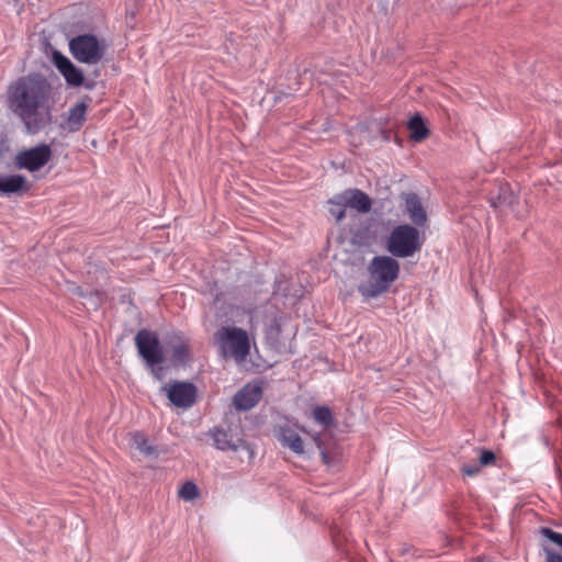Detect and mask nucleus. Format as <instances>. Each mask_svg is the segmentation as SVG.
Wrapping results in <instances>:
<instances>
[{
    "label": "nucleus",
    "instance_id": "9b49d317",
    "mask_svg": "<svg viewBox=\"0 0 562 562\" xmlns=\"http://www.w3.org/2000/svg\"><path fill=\"white\" fill-rule=\"evenodd\" d=\"M87 110V101L78 102L77 104L71 106L68 110L66 119L60 124L61 128L69 133L78 132L86 122Z\"/></svg>",
    "mask_w": 562,
    "mask_h": 562
},
{
    "label": "nucleus",
    "instance_id": "a878e982",
    "mask_svg": "<svg viewBox=\"0 0 562 562\" xmlns=\"http://www.w3.org/2000/svg\"><path fill=\"white\" fill-rule=\"evenodd\" d=\"M543 552L546 554V561L544 562H562V554L554 551L551 548L543 547Z\"/></svg>",
    "mask_w": 562,
    "mask_h": 562
},
{
    "label": "nucleus",
    "instance_id": "5701e85b",
    "mask_svg": "<svg viewBox=\"0 0 562 562\" xmlns=\"http://www.w3.org/2000/svg\"><path fill=\"white\" fill-rule=\"evenodd\" d=\"M330 533H331V539H333L334 544L338 549L345 550L344 544H345V542H347L346 532L341 528L334 526L331 528Z\"/></svg>",
    "mask_w": 562,
    "mask_h": 562
},
{
    "label": "nucleus",
    "instance_id": "0eeeda50",
    "mask_svg": "<svg viewBox=\"0 0 562 562\" xmlns=\"http://www.w3.org/2000/svg\"><path fill=\"white\" fill-rule=\"evenodd\" d=\"M53 151L49 145L40 144L35 147L23 149L16 153L13 164L16 169H25L30 172L41 170L49 162Z\"/></svg>",
    "mask_w": 562,
    "mask_h": 562
},
{
    "label": "nucleus",
    "instance_id": "39448f33",
    "mask_svg": "<svg viewBox=\"0 0 562 562\" xmlns=\"http://www.w3.org/2000/svg\"><path fill=\"white\" fill-rule=\"evenodd\" d=\"M135 345L139 356L150 369L151 374L157 380H161V363L165 361V353L158 335L148 329H140L135 336Z\"/></svg>",
    "mask_w": 562,
    "mask_h": 562
},
{
    "label": "nucleus",
    "instance_id": "423d86ee",
    "mask_svg": "<svg viewBox=\"0 0 562 562\" xmlns=\"http://www.w3.org/2000/svg\"><path fill=\"white\" fill-rule=\"evenodd\" d=\"M69 52L72 57L87 65L99 64L106 52V44L93 34H80L69 41Z\"/></svg>",
    "mask_w": 562,
    "mask_h": 562
},
{
    "label": "nucleus",
    "instance_id": "20e7f679",
    "mask_svg": "<svg viewBox=\"0 0 562 562\" xmlns=\"http://www.w3.org/2000/svg\"><path fill=\"white\" fill-rule=\"evenodd\" d=\"M221 355L232 358L237 363L246 361L250 355V338L247 330L236 326H222L215 334Z\"/></svg>",
    "mask_w": 562,
    "mask_h": 562
},
{
    "label": "nucleus",
    "instance_id": "f257e3e1",
    "mask_svg": "<svg viewBox=\"0 0 562 562\" xmlns=\"http://www.w3.org/2000/svg\"><path fill=\"white\" fill-rule=\"evenodd\" d=\"M8 106L29 133L43 130L52 119L50 86L38 75L19 78L8 88Z\"/></svg>",
    "mask_w": 562,
    "mask_h": 562
},
{
    "label": "nucleus",
    "instance_id": "7ed1b4c3",
    "mask_svg": "<svg viewBox=\"0 0 562 562\" xmlns=\"http://www.w3.org/2000/svg\"><path fill=\"white\" fill-rule=\"evenodd\" d=\"M425 236L411 224L395 226L385 239V248L394 258H408L422 250Z\"/></svg>",
    "mask_w": 562,
    "mask_h": 562
},
{
    "label": "nucleus",
    "instance_id": "c756f323",
    "mask_svg": "<svg viewBox=\"0 0 562 562\" xmlns=\"http://www.w3.org/2000/svg\"><path fill=\"white\" fill-rule=\"evenodd\" d=\"M76 293L79 295V296H83V292L80 288L77 289Z\"/></svg>",
    "mask_w": 562,
    "mask_h": 562
},
{
    "label": "nucleus",
    "instance_id": "4be33fe9",
    "mask_svg": "<svg viewBox=\"0 0 562 562\" xmlns=\"http://www.w3.org/2000/svg\"><path fill=\"white\" fill-rule=\"evenodd\" d=\"M179 497L191 502L199 497V488L193 482H186L179 490Z\"/></svg>",
    "mask_w": 562,
    "mask_h": 562
},
{
    "label": "nucleus",
    "instance_id": "aec40b11",
    "mask_svg": "<svg viewBox=\"0 0 562 562\" xmlns=\"http://www.w3.org/2000/svg\"><path fill=\"white\" fill-rule=\"evenodd\" d=\"M313 418L321 426L328 428L335 425L333 412L327 406H316L313 409Z\"/></svg>",
    "mask_w": 562,
    "mask_h": 562
},
{
    "label": "nucleus",
    "instance_id": "dca6fc26",
    "mask_svg": "<svg viewBox=\"0 0 562 562\" xmlns=\"http://www.w3.org/2000/svg\"><path fill=\"white\" fill-rule=\"evenodd\" d=\"M214 445L220 450H233L236 451L245 445L241 439L234 440L232 435L224 430L215 428L211 434Z\"/></svg>",
    "mask_w": 562,
    "mask_h": 562
},
{
    "label": "nucleus",
    "instance_id": "2eb2a0df",
    "mask_svg": "<svg viewBox=\"0 0 562 562\" xmlns=\"http://www.w3.org/2000/svg\"><path fill=\"white\" fill-rule=\"evenodd\" d=\"M171 361L175 366L184 364L190 360V346L181 336H175L170 344Z\"/></svg>",
    "mask_w": 562,
    "mask_h": 562
},
{
    "label": "nucleus",
    "instance_id": "c85d7f7f",
    "mask_svg": "<svg viewBox=\"0 0 562 562\" xmlns=\"http://www.w3.org/2000/svg\"><path fill=\"white\" fill-rule=\"evenodd\" d=\"M85 87L89 90H91L93 88V83L92 82H87L85 83Z\"/></svg>",
    "mask_w": 562,
    "mask_h": 562
},
{
    "label": "nucleus",
    "instance_id": "4468645a",
    "mask_svg": "<svg viewBox=\"0 0 562 562\" xmlns=\"http://www.w3.org/2000/svg\"><path fill=\"white\" fill-rule=\"evenodd\" d=\"M405 209L409 215L411 221L416 226H424L427 222L426 211L418 198L415 193L405 194Z\"/></svg>",
    "mask_w": 562,
    "mask_h": 562
},
{
    "label": "nucleus",
    "instance_id": "9d476101",
    "mask_svg": "<svg viewBox=\"0 0 562 562\" xmlns=\"http://www.w3.org/2000/svg\"><path fill=\"white\" fill-rule=\"evenodd\" d=\"M261 396V386L248 383L235 394L233 403L239 411H249L260 401Z\"/></svg>",
    "mask_w": 562,
    "mask_h": 562
},
{
    "label": "nucleus",
    "instance_id": "ddd939ff",
    "mask_svg": "<svg viewBox=\"0 0 562 562\" xmlns=\"http://www.w3.org/2000/svg\"><path fill=\"white\" fill-rule=\"evenodd\" d=\"M342 194V202L348 207L355 209L360 213H368L371 210L372 201L368 194L359 189L346 190Z\"/></svg>",
    "mask_w": 562,
    "mask_h": 562
},
{
    "label": "nucleus",
    "instance_id": "b1692460",
    "mask_svg": "<svg viewBox=\"0 0 562 562\" xmlns=\"http://www.w3.org/2000/svg\"><path fill=\"white\" fill-rule=\"evenodd\" d=\"M541 533L550 541L562 548V533L557 532L550 528H542Z\"/></svg>",
    "mask_w": 562,
    "mask_h": 562
},
{
    "label": "nucleus",
    "instance_id": "1a4fd4ad",
    "mask_svg": "<svg viewBox=\"0 0 562 562\" xmlns=\"http://www.w3.org/2000/svg\"><path fill=\"white\" fill-rule=\"evenodd\" d=\"M53 61L68 86L80 87L85 83L83 72L68 57L59 52H55L53 54Z\"/></svg>",
    "mask_w": 562,
    "mask_h": 562
},
{
    "label": "nucleus",
    "instance_id": "f03ea898",
    "mask_svg": "<svg viewBox=\"0 0 562 562\" xmlns=\"http://www.w3.org/2000/svg\"><path fill=\"white\" fill-rule=\"evenodd\" d=\"M400 263L392 256H375L368 266L369 279L358 285L364 299L376 297L391 288L400 276Z\"/></svg>",
    "mask_w": 562,
    "mask_h": 562
},
{
    "label": "nucleus",
    "instance_id": "cd10ccee",
    "mask_svg": "<svg viewBox=\"0 0 562 562\" xmlns=\"http://www.w3.org/2000/svg\"><path fill=\"white\" fill-rule=\"evenodd\" d=\"M461 472L463 475H467V476H475L480 472V467L479 465H463L461 468Z\"/></svg>",
    "mask_w": 562,
    "mask_h": 562
},
{
    "label": "nucleus",
    "instance_id": "bb28decb",
    "mask_svg": "<svg viewBox=\"0 0 562 562\" xmlns=\"http://www.w3.org/2000/svg\"><path fill=\"white\" fill-rule=\"evenodd\" d=\"M495 454L491 450H482L480 454V463L481 465H490L495 461Z\"/></svg>",
    "mask_w": 562,
    "mask_h": 562
},
{
    "label": "nucleus",
    "instance_id": "412c9836",
    "mask_svg": "<svg viewBox=\"0 0 562 562\" xmlns=\"http://www.w3.org/2000/svg\"><path fill=\"white\" fill-rule=\"evenodd\" d=\"M329 213L333 217H335L336 222L344 220L347 204L342 202V194L336 195L333 200L329 201Z\"/></svg>",
    "mask_w": 562,
    "mask_h": 562
},
{
    "label": "nucleus",
    "instance_id": "6e6552de",
    "mask_svg": "<svg viewBox=\"0 0 562 562\" xmlns=\"http://www.w3.org/2000/svg\"><path fill=\"white\" fill-rule=\"evenodd\" d=\"M162 391L176 407L189 408L196 401L198 389L190 382L175 381L162 386Z\"/></svg>",
    "mask_w": 562,
    "mask_h": 562
},
{
    "label": "nucleus",
    "instance_id": "f3484780",
    "mask_svg": "<svg viewBox=\"0 0 562 562\" xmlns=\"http://www.w3.org/2000/svg\"><path fill=\"white\" fill-rule=\"evenodd\" d=\"M407 128L411 132V139L415 142H423L429 136V130L419 114L411 117Z\"/></svg>",
    "mask_w": 562,
    "mask_h": 562
},
{
    "label": "nucleus",
    "instance_id": "6ab92c4d",
    "mask_svg": "<svg viewBox=\"0 0 562 562\" xmlns=\"http://www.w3.org/2000/svg\"><path fill=\"white\" fill-rule=\"evenodd\" d=\"M130 443L133 448H135L146 457H150L156 453V448L154 446L148 445V440L143 432H132L130 435Z\"/></svg>",
    "mask_w": 562,
    "mask_h": 562
},
{
    "label": "nucleus",
    "instance_id": "393cba45",
    "mask_svg": "<svg viewBox=\"0 0 562 562\" xmlns=\"http://www.w3.org/2000/svg\"><path fill=\"white\" fill-rule=\"evenodd\" d=\"M314 441L321 451L323 462L325 464H330L333 462V458L329 454V452L323 447V441L321 440L319 436L314 437Z\"/></svg>",
    "mask_w": 562,
    "mask_h": 562
},
{
    "label": "nucleus",
    "instance_id": "a211bd4d",
    "mask_svg": "<svg viewBox=\"0 0 562 562\" xmlns=\"http://www.w3.org/2000/svg\"><path fill=\"white\" fill-rule=\"evenodd\" d=\"M281 441L284 447L290 448L297 454H302L304 452V443L302 438L296 431L290 428L282 429Z\"/></svg>",
    "mask_w": 562,
    "mask_h": 562
},
{
    "label": "nucleus",
    "instance_id": "f8f14e48",
    "mask_svg": "<svg viewBox=\"0 0 562 562\" xmlns=\"http://www.w3.org/2000/svg\"><path fill=\"white\" fill-rule=\"evenodd\" d=\"M30 184L23 175H0V193L1 194H23L27 192Z\"/></svg>",
    "mask_w": 562,
    "mask_h": 562
}]
</instances>
